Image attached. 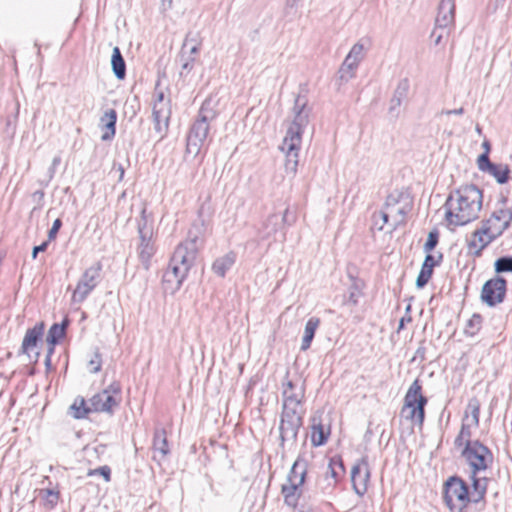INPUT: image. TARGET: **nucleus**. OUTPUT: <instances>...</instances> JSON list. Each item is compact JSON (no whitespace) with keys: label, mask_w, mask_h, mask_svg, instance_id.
I'll return each instance as SVG.
<instances>
[{"label":"nucleus","mask_w":512,"mask_h":512,"mask_svg":"<svg viewBox=\"0 0 512 512\" xmlns=\"http://www.w3.org/2000/svg\"><path fill=\"white\" fill-rule=\"evenodd\" d=\"M309 115L307 101L298 96L295 99L291 119L287 120L286 133L280 145V150L285 155V171L291 176L297 172L302 135L309 124Z\"/></svg>","instance_id":"f257e3e1"},{"label":"nucleus","mask_w":512,"mask_h":512,"mask_svg":"<svg viewBox=\"0 0 512 512\" xmlns=\"http://www.w3.org/2000/svg\"><path fill=\"white\" fill-rule=\"evenodd\" d=\"M483 194L474 185H465L452 191L444 204L445 219L449 225L463 226L478 219L482 210Z\"/></svg>","instance_id":"f03ea898"},{"label":"nucleus","mask_w":512,"mask_h":512,"mask_svg":"<svg viewBox=\"0 0 512 512\" xmlns=\"http://www.w3.org/2000/svg\"><path fill=\"white\" fill-rule=\"evenodd\" d=\"M413 207V199L409 193L394 190L386 198L382 210L378 216L382 220L380 230L386 228L387 232L392 233L399 226L406 223V216Z\"/></svg>","instance_id":"7ed1b4c3"},{"label":"nucleus","mask_w":512,"mask_h":512,"mask_svg":"<svg viewBox=\"0 0 512 512\" xmlns=\"http://www.w3.org/2000/svg\"><path fill=\"white\" fill-rule=\"evenodd\" d=\"M217 115V101L212 97L207 98L187 137V152L189 154L197 155L199 153L207 139L210 123L216 119Z\"/></svg>","instance_id":"20e7f679"},{"label":"nucleus","mask_w":512,"mask_h":512,"mask_svg":"<svg viewBox=\"0 0 512 512\" xmlns=\"http://www.w3.org/2000/svg\"><path fill=\"white\" fill-rule=\"evenodd\" d=\"M305 410L303 404H282L280 420V438L282 442L295 440L303 423Z\"/></svg>","instance_id":"39448f33"},{"label":"nucleus","mask_w":512,"mask_h":512,"mask_svg":"<svg viewBox=\"0 0 512 512\" xmlns=\"http://www.w3.org/2000/svg\"><path fill=\"white\" fill-rule=\"evenodd\" d=\"M427 398L421 393V385L418 380H415L409 387L405 398L404 406L402 408V415L407 419L414 421L419 426H422L425 417V405Z\"/></svg>","instance_id":"423d86ee"},{"label":"nucleus","mask_w":512,"mask_h":512,"mask_svg":"<svg viewBox=\"0 0 512 512\" xmlns=\"http://www.w3.org/2000/svg\"><path fill=\"white\" fill-rule=\"evenodd\" d=\"M444 501L452 512H462L471 502L466 483L458 477L449 478L445 483Z\"/></svg>","instance_id":"0eeeda50"},{"label":"nucleus","mask_w":512,"mask_h":512,"mask_svg":"<svg viewBox=\"0 0 512 512\" xmlns=\"http://www.w3.org/2000/svg\"><path fill=\"white\" fill-rule=\"evenodd\" d=\"M461 454L469 464L471 473L474 474L485 471L493 462L491 451L478 440H475L472 445L464 447Z\"/></svg>","instance_id":"6e6552de"},{"label":"nucleus","mask_w":512,"mask_h":512,"mask_svg":"<svg viewBox=\"0 0 512 512\" xmlns=\"http://www.w3.org/2000/svg\"><path fill=\"white\" fill-rule=\"evenodd\" d=\"M121 388L119 384L113 383L108 388L95 394L89 399L91 412L113 413L121 401Z\"/></svg>","instance_id":"1a4fd4ad"},{"label":"nucleus","mask_w":512,"mask_h":512,"mask_svg":"<svg viewBox=\"0 0 512 512\" xmlns=\"http://www.w3.org/2000/svg\"><path fill=\"white\" fill-rule=\"evenodd\" d=\"M101 264L88 267L81 275L72 294L73 303H82L100 281Z\"/></svg>","instance_id":"9d476101"},{"label":"nucleus","mask_w":512,"mask_h":512,"mask_svg":"<svg viewBox=\"0 0 512 512\" xmlns=\"http://www.w3.org/2000/svg\"><path fill=\"white\" fill-rule=\"evenodd\" d=\"M152 116L154 121V129L163 136L167 129L171 116L170 99L164 95L162 91L155 93V99L152 105Z\"/></svg>","instance_id":"9b49d317"},{"label":"nucleus","mask_w":512,"mask_h":512,"mask_svg":"<svg viewBox=\"0 0 512 512\" xmlns=\"http://www.w3.org/2000/svg\"><path fill=\"white\" fill-rule=\"evenodd\" d=\"M366 48L362 41L356 42L341 64L338 74L341 81L348 82L355 77L359 64L365 58Z\"/></svg>","instance_id":"f8f14e48"},{"label":"nucleus","mask_w":512,"mask_h":512,"mask_svg":"<svg viewBox=\"0 0 512 512\" xmlns=\"http://www.w3.org/2000/svg\"><path fill=\"white\" fill-rule=\"evenodd\" d=\"M506 294V280L495 277L488 280L482 287L481 298L489 306H494L504 300Z\"/></svg>","instance_id":"ddd939ff"},{"label":"nucleus","mask_w":512,"mask_h":512,"mask_svg":"<svg viewBox=\"0 0 512 512\" xmlns=\"http://www.w3.org/2000/svg\"><path fill=\"white\" fill-rule=\"evenodd\" d=\"M304 398V381L298 377L289 378L287 375L282 382V404H303Z\"/></svg>","instance_id":"4468645a"},{"label":"nucleus","mask_w":512,"mask_h":512,"mask_svg":"<svg viewBox=\"0 0 512 512\" xmlns=\"http://www.w3.org/2000/svg\"><path fill=\"white\" fill-rule=\"evenodd\" d=\"M198 249V238L196 236L189 238L176 247L171 259L174 260L176 264L187 266L190 270L196 259Z\"/></svg>","instance_id":"2eb2a0df"},{"label":"nucleus","mask_w":512,"mask_h":512,"mask_svg":"<svg viewBox=\"0 0 512 512\" xmlns=\"http://www.w3.org/2000/svg\"><path fill=\"white\" fill-rule=\"evenodd\" d=\"M189 269L187 266L176 264L174 260H170L169 266L163 275V282L166 285V290L171 293L180 289L183 281L187 277Z\"/></svg>","instance_id":"dca6fc26"},{"label":"nucleus","mask_w":512,"mask_h":512,"mask_svg":"<svg viewBox=\"0 0 512 512\" xmlns=\"http://www.w3.org/2000/svg\"><path fill=\"white\" fill-rule=\"evenodd\" d=\"M369 479V464L365 458H362L351 469V481L353 489L359 496H362L366 493Z\"/></svg>","instance_id":"f3484780"},{"label":"nucleus","mask_w":512,"mask_h":512,"mask_svg":"<svg viewBox=\"0 0 512 512\" xmlns=\"http://www.w3.org/2000/svg\"><path fill=\"white\" fill-rule=\"evenodd\" d=\"M512 221V211L509 209H498L492 213L489 219L483 222L492 230L493 234L500 236Z\"/></svg>","instance_id":"a211bd4d"},{"label":"nucleus","mask_w":512,"mask_h":512,"mask_svg":"<svg viewBox=\"0 0 512 512\" xmlns=\"http://www.w3.org/2000/svg\"><path fill=\"white\" fill-rule=\"evenodd\" d=\"M330 435V426L325 425L322 414H315L311 418V442L314 446L323 445Z\"/></svg>","instance_id":"6ab92c4d"},{"label":"nucleus","mask_w":512,"mask_h":512,"mask_svg":"<svg viewBox=\"0 0 512 512\" xmlns=\"http://www.w3.org/2000/svg\"><path fill=\"white\" fill-rule=\"evenodd\" d=\"M497 237L498 236L493 234L492 230L483 223L482 227L472 234L469 246L476 252H480Z\"/></svg>","instance_id":"aec40b11"},{"label":"nucleus","mask_w":512,"mask_h":512,"mask_svg":"<svg viewBox=\"0 0 512 512\" xmlns=\"http://www.w3.org/2000/svg\"><path fill=\"white\" fill-rule=\"evenodd\" d=\"M455 20V0H441L435 20L437 27H450Z\"/></svg>","instance_id":"412c9836"},{"label":"nucleus","mask_w":512,"mask_h":512,"mask_svg":"<svg viewBox=\"0 0 512 512\" xmlns=\"http://www.w3.org/2000/svg\"><path fill=\"white\" fill-rule=\"evenodd\" d=\"M44 323H38L33 328L28 329L24 336L21 352L30 356V352L36 348L37 342L43 335Z\"/></svg>","instance_id":"4be33fe9"},{"label":"nucleus","mask_w":512,"mask_h":512,"mask_svg":"<svg viewBox=\"0 0 512 512\" xmlns=\"http://www.w3.org/2000/svg\"><path fill=\"white\" fill-rule=\"evenodd\" d=\"M289 210L285 209L282 216L272 214L267 217L263 223L262 230L260 231L263 239H268L273 236L286 221Z\"/></svg>","instance_id":"5701e85b"},{"label":"nucleus","mask_w":512,"mask_h":512,"mask_svg":"<svg viewBox=\"0 0 512 512\" xmlns=\"http://www.w3.org/2000/svg\"><path fill=\"white\" fill-rule=\"evenodd\" d=\"M307 460L303 455H299L295 460L288 474L287 481L303 486L307 473Z\"/></svg>","instance_id":"b1692460"},{"label":"nucleus","mask_w":512,"mask_h":512,"mask_svg":"<svg viewBox=\"0 0 512 512\" xmlns=\"http://www.w3.org/2000/svg\"><path fill=\"white\" fill-rule=\"evenodd\" d=\"M154 459L163 460L169 453V447L166 437V431L163 428H157L153 438Z\"/></svg>","instance_id":"393cba45"},{"label":"nucleus","mask_w":512,"mask_h":512,"mask_svg":"<svg viewBox=\"0 0 512 512\" xmlns=\"http://www.w3.org/2000/svg\"><path fill=\"white\" fill-rule=\"evenodd\" d=\"M116 120L117 114L114 109H109L102 115L100 125L102 130H105L101 136L102 140H110L115 135Z\"/></svg>","instance_id":"a878e982"},{"label":"nucleus","mask_w":512,"mask_h":512,"mask_svg":"<svg viewBox=\"0 0 512 512\" xmlns=\"http://www.w3.org/2000/svg\"><path fill=\"white\" fill-rule=\"evenodd\" d=\"M477 427L478 426L471 425L469 422V416L467 414L464 415L460 432L454 442L455 446L464 448L472 445L474 442L471 440L472 429H476Z\"/></svg>","instance_id":"bb28decb"},{"label":"nucleus","mask_w":512,"mask_h":512,"mask_svg":"<svg viewBox=\"0 0 512 512\" xmlns=\"http://www.w3.org/2000/svg\"><path fill=\"white\" fill-rule=\"evenodd\" d=\"M281 492L285 503L294 508L297 506L298 500L302 494V486L286 481V483L282 485Z\"/></svg>","instance_id":"cd10ccee"},{"label":"nucleus","mask_w":512,"mask_h":512,"mask_svg":"<svg viewBox=\"0 0 512 512\" xmlns=\"http://www.w3.org/2000/svg\"><path fill=\"white\" fill-rule=\"evenodd\" d=\"M235 261H236L235 253L229 252V253L217 258L213 262L212 270L216 275H218L220 277H224L226 275L227 271H229L231 269V267L234 265Z\"/></svg>","instance_id":"c85d7f7f"},{"label":"nucleus","mask_w":512,"mask_h":512,"mask_svg":"<svg viewBox=\"0 0 512 512\" xmlns=\"http://www.w3.org/2000/svg\"><path fill=\"white\" fill-rule=\"evenodd\" d=\"M472 479V491L469 492V496L471 499V502L478 503L481 501L485 494L487 489V479L485 477L480 478L477 477V474L472 473L471 475Z\"/></svg>","instance_id":"c756f323"},{"label":"nucleus","mask_w":512,"mask_h":512,"mask_svg":"<svg viewBox=\"0 0 512 512\" xmlns=\"http://www.w3.org/2000/svg\"><path fill=\"white\" fill-rule=\"evenodd\" d=\"M320 325V319L318 317H311L305 324L304 335L301 342V350L306 351L310 348L315 332Z\"/></svg>","instance_id":"7c9ffc66"},{"label":"nucleus","mask_w":512,"mask_h":512,"mask_svg":"<svg viewBox=\"0 0 512 512\" xmlns=\"http://www.w3.org/2000/svg\"><path fill=\"white\" fill-rule=\"evenodd\" d=\"M66 324V321H64L62 324H53L49 329L47 335L49 354L53 353L55 344L64 337Z\"/></svg>","instance_id":"2f4dec72"},{"label":"nucleus","mask_w":512,"mask_h":512,"mask_svg":"<svg viewBox=\"0 0 512 512\" xmlns=\"http://www.w3.org/2000/svg\"><path fill=\"white\" fill-rule=\"evenodd\" d=\"M112 70L118 79H124L126 75L125 61L121 55L119 47H114L111 58Z\"/></svg>","instance_id":"473e14b6"},{"label":"nucleus","mask_w":512,"mask_h":512,"mask_svg":"<svg viewBox=\"0 0 512 512\" xmlns=\"http://www.w3.org/2000/svg\"><path fill=\"white\" fill-rule=\"evenodd\" d=\"M70 409L72 411V416L76 419L84 418L91 412L90 404L88 405L82 397L76 398Z\"/></svg>","instance_id":"72a5a7b5"},{"label":"nucleus","mask_w":512,"mask_h":512,"mask_svg":"<svg viewBox=\"0 0 512 512\" xmlns=\"http://www.w3.org/2000/svg\"><path fill=\"white\" fill-rule=\"evenodd\" d=\"M487 172L491 174L498 183L504 184L509 178L510 169L506 164H494Z\"/></svg>","instance_id":"f704fd0d"},{"label":"nucleus","mask_w":512,"mask_h":512,"mask_svg":"<svg viewBox=\"0 0 512 512\" xmlns=\"http://www.w3.org/2000/svg\"><path fill=\"white\" fill-rule=\"evenodd\" d=\"M469 416L471 425L479 426L480 402L477 398H471L468 402L465 414Z\"/></svg>","instance_id":"c9c22d12"},{"label":"nucleus","mask_w":512,"mask_h":512,"mask_svg":"<svg viewBox=\"0 0 512 512\" xmlns=\"http://www.w3.org/2000/svg\"><path fill=\"white\" fill-rule=\"evenodd\" d=\"M155 252L154 246L142 236V242L139 247V257L141 261L148 267L149 260Z\"/></svg>","instance_id":"e433bc0d"},{"label":"nucleus","mask_w":512,"mask_h":512,"mask_svg":"<svg viewBox=\"0 0 512 512\" xmlns=\"http://www.w3.org/2000/svg\"><path fill=\"white\" fill-rule=\"evenodd\" d=\"M494 268L497 273H512V257L504 256L498 258L494 263Z\"/></svg>","instance_id":"4c0bfd02"},{"label":"nucleus","mask_w":512,"mask_h":512,"mask_svg":"<svg viewBox=\"0 0 512 512\" xmlns=\"http://www.w3.org/2000/svg\"><path fill=\"white\" fill-rule=\"evenodd\" d=\"M433 268L434 267L428 265H422L420 273L416 279V286L418 288H422L428 283L429 279L432 276Z\"/></svg>","instance_id":"58836bf2"},{"label":"nucleus","mask_w":512,"mask_h":512,"mask_svg":"<svg viewBox=\"0 0 512 512\" xmlns=\"http://www.w3.org/2000/svg\"><path fill=\"white\" fill-rule=\"evenodd\" d=\"M481 322H482V318L480 315L478 314H474L468 321L467 325H466V328H465V333H469L470 335H474L479 329H480V326H481Z\"/></svg>","instance_id":"ea45409f"},{"label":"nucleus","mask_w":512,"mask_h":512,"mask_svg":"<svg viewBox=\"0 0 512 512\" xmlns=\"http://www.w3.org/2000/svg\"><path fill=\"white\" fill-rule=\"evenodd\" d=\"M449 34L448 27H437L435 24V28L431 33V38L434 41L435 45H440L443 38H447Z\"/></svg>","instance_id":"a19ab883"},{"label":"nucleus","mask_w":512,"mask_h":512,"mask_svg":"<svg viewBox=\"0 0 512 512\" xmlns=\"http://www.w3.org/2000/svg\"><path fill=\"white\" fill-rule=\"evenodd\" d=\"M338 472L334 466L330 463L325 473V481L327 482L326 488L333 487L337 482Z\"/></svg>","instance_id":"79ce46f5"},{"label":"nucleus","mask_w":512,"mask_h":512,"mask_svg":"<svg viewBox=\"0 0 512 512\" xmlns=\"http://www.w3.org/2000/svg\"><path fill=\"white\" fill-rule=\"evenodd\" d=\"M361 289L358 287L357 284H353L349 288V297L347 299V303L351 304L353 306L358 304L359 298L361 297Z\"/></svg>","instance_id":"37998d69"},{"label":"nucleus","mask_w":512,"mask_h":512,"mask_svg":"<svg viewBox=\"0 0 512 512\" xmlns=\"http://www.w3.org/2000/svg\"><path fill=\"white\" fill-rule=\"evenodd\" d=\"M102 361L99 352H95L94 356L88 362V367L91 373H97L101 370Z\"/></svg>","instance_id":"c03bdc74"},{"label":"nucleus","mask_w":512,"mask_h":512,"mask_svg":"<svg viewBox=\"0 0 512 512\" xmlns=\"http://www.w3.org/2000/svg\"><path fill=\"white\" fill-rule=\"evenodd\" d=\"M93 475H101L105 479L106 482L110 481L111 469L108 466H102L96 469H92L88 471V476Z\"/></svg>","instance_id":"a18cd8bd"},{"label":"nucleus","mask_w":512,"mask_h":512,"mask_svg":"<svg viewBox=\"0 0 512 512\" xmlns=\"http://www.w3.org/2000/svg\"><path fill=\"white\" fill-rule=\"evenodd\" d=\"M493 165L494 163H491L489 160L488 152H485L478 157V167L481 171L487 172Z\"/></svg>","instance_id":"49530a36"},{"label":"nucleus","mask_w":512,"mask_h":512,"mask_svg":"<svg viewBox=\"0 0 512 512\" xmlns=\"http://www.w3.org/2000/svg\"><path fill=\"white\" fill-rule=\"evenodd\" d=\"M41 492L45 494L44 498L50 507H54L58 501L59 493L50 489L42 490Z\"/></svg>","instance_id":"de8ad7c7"},{"label":"nucleus","mask_w":512,"mask_h":512,"mask_svg":"<svg viewBox=\"0 0 512 512\" xmlns=\"http://www.w3.org/2000/svg\"><path fill=\"white\" fill-rule=\"evenodd\" d=\"M438 242V235L437 233L430 232L428 235V238L426 240V243L424 244V251L429 253L431 250L435 248Z\"/></svg>","instance_id":"09e8293b"},{"label":"nucleus","mask_w":512,"mask_h":512,"mask_svg":"<svg viewBox=\"0 0 512 512\" xmlns=\"http://www.w3.org/2000/svg\"><path fill=\"white\" fill-rule=\"evenodd\" d=\"M403 95L402 92L399 91V89L396 91V94L391 100V106H390V113H393L397 108L401 105V96Z\"/></svg>","instance_id":"8fccbe9b"},{"label":"nucleus","mask_w":512,"mask_h":512,"mask_svg":"<svg viewBox=\"0 0 512 512\" xmlns=\"http://www.w3.org/2000/svg\"><path fill=\"white\" fill-rule=\"evenodd\" d=\"M194 57H187L183 59L182 68L180 74L183 75L184 71L189 72L193 67Z\"/></svg>","instance_id":"3c124183"},{"label":"nucleus","mask_w":512,"mask_h":512,"mask_svg":"<svg viewBox=\"0 0 512 512\" xmlns=\"http://www.w3.org/2000/svg\"><path fill=\"white\" fill-rule=\"evenodd\" d=\"M62 223H61V220L60 219H56L54 222H53V225L51 227V229L49 230L48 232V237L49 239H53L55 238L56 234L58 233L60 227H61Z\"/></svg>","instance_id":"603ef678"},{"label":"nucleus","mask_w":512,"mask_h":512,"mask_svg":"<svg viewBox=\"0 0 512 512\" xmlns=\"http://www.w3.org/2000/svg\"><path fill=\"white\" fill-rule=\"evenodd\" d=\"M47 242L42 243L41 245L35 246L32 251V257L35 259L39 252H43L47 249Z\"/></svg>","instance_id":"864d4df0"},{"label":"nucleus","mask_w":512,"mask_h":512,"mask_svg":"<svg viewBox=\"0 0 512 512\" xmlns=\"http://www.w3.org/2000/svg\"><path fill=\"white\" fill-rule=\"evenodd\" d=\"M464 113V109L462 107L458 108V109H454V110H444L442 111V114L444 115H461Z\"/></svg>","instance_id":"5fc2aeb1"},{"label":"nucleus","mask_w":512,"mask_h":512,"mask_svg":"<svg viewBox=\"0 0 512 512\" xmlns=\"http://www.w3.org/2000/svg\"><path fill=\"white\" fill-rule=\"evenodd\" d=\"M60 161H61V159L58 156L53 158L52 165H51V168H50V178L53 177L55 169L60 164Z\"/></svg>","instance_id":"6e6d98bb"},{"label":"nucleus","mask_w":512,"mask_h":512,"mask_svg":"<svg viewBox=\"0 0 512 512\" xmlns=\"http://www.w3.org/2000/svg\"><path fill=\"white\" fill-rule=\"evenodd\" d=\"M435 264H436V262H435L434 257L430 254H427V256L425 257V260L423 262V265H428V266L434 267Z\"/></svg>","instance_id":"4d7b16f0"},{"label":"nucleus","mask_w":512,"mask_h":512,"mask_svg":"<svg viewBox=\"0 0 512 512\" xmlns=\"http://www.w3.org/2000/svg\"><path fill=\"white\" fill-rule=\"evenodd\" d=\"M199 51L198 46L194 45L190 48V55L188 57H194L195 54H197Z\"/></svg>","instance_id":"13d9d810"},{"label":"nucleus","mask_w":512,"mask_h":512,"mask_svg":"<svg viewBox=\"0 0 512 512\" xmlns=\"http://www.w3.org/2000/svg\"><path fill=\"white\" fill-rule=\"evenodd\" d=\"M33 197L38 198L39 200H42L44 197V192L41 190L36 191V192H34Z\"/></svg>","instance_id":"bf43d9fd"},{"label":"nucleus","mask_w":512,"mask_h":512,"mask_svg":"<svg viewBox=\"0 0 512 512\" xmlns=\"http://www.w3.org/2000/svg\"><path fill=\"white\" fill-rule=\"evenodd\" d=\"M506 0H495L496 6H503Z\"/></svg>","instance_id":"052dcab7"},{"label":"nucleus","mask_w":512,"mask_h":512,"mask_svg":"<svg viewBox=\"0 0 512 512\" xmlns=\"http://www.w3.org/2000/svg\"><path fill=\"white\" fill-rule=\"evenodd\" d=\"M52 354H49V352L47 353V356H46V364L48 365L50 363V357H51Z\"/></svg>","instance_id":"680f3d73"},{"label":"nucleus","mask_w":512,"mask_h":512,"mask_svg":"<svg viewBox=\"0 0 512 512\" xmlns=\"http://www.w3.org/2000/svg\"><path fill=\"white\" fill-rule=\"evenodd\" d=\"M484 148H486V152H489V144L488 142L483 143Z\"/></svg>","instance_id":"e2e57ef3"},{"label":"nucleus","mask_w":512,"mask_h":512,"mask_svg":"<svg viewBox=\"0 0 512 512\" xmlns=\"http://www.w3.org/2000/svg\"><path fill=\"white\" fill-rule=\"evenodd\" d=\"M119 171H120V179H121L124 175V169L120 166Z\"/></svg>","instance_id":"0e129e2a"},{"label":"nucleus","mask_w":512,"mask_h":512,"mask_svg":"<svg viewBox=\"0 0 512 512\" xmlns=\"http://www.w3.org/2000/svg\"><path fill=\"white\" fill-rule=\"evenodd\" d=\"M38 356H39V353L36 352V354H35V361H37Z\"/></svg>","instance_id":"69168bd1"},{"label":"nucleus","mask_w":512,"mask_h":512,"mask_svg":"<svg viewBox=\"0 0 512 512\" xmlns=\"http://www.w3.org/2000/svg\"><path fill=\"white\" fill-rule=\"evenodd\" d=\"M403 326V319L400 322V328Z\"/></svg>","instance_id":"338daca9"}]
</instances>
